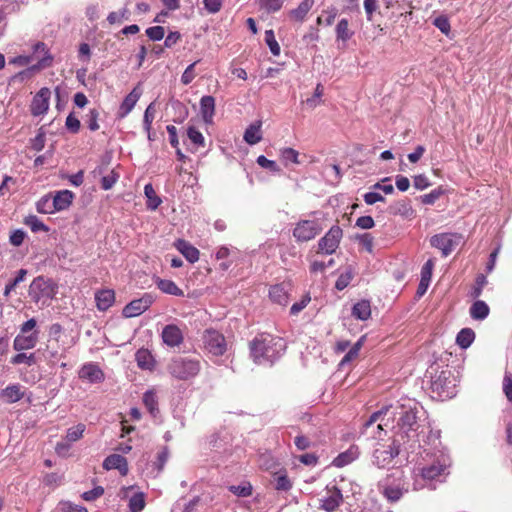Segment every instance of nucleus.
Instances as JSON below:
<instances>
[{
	"instance_id": "ea45409f",
	"label": "nucleus",
	"mask_w": 512,
	"mask_h": 512,
	"mask_svg": "<svg viewBox=\"0 0 512 512\" xmlns=\"http://www.w3.org/2000/svg\"><path fill=\"white\" fill-rule=\"evenodd\" d=\"M24 223L29 226L33 232H47L49 230V228L35 215L27 216Z\"/></svg>"
},
{
	"instance_id": "603ef678",
	"label": "nucleus",
	"mask_w": 512,
	"mask_h": 512,
	"mask_svg": "<svg viewBox=\"0 0 512 512\" xmlns=\"http://www.w3.org/2000/svg\"><path fill=\"white\" fill-rule=\"evenodd\" d=\"M433 25L436 26L443 34L449 35L450 22L447 16L440 15L433 20Z\"/></svg>"
},
{
	"instance_id": "c9c22d12",
	"label": "nucleus",
	"mask_w": 512,
	"mask_h": 512,
	"mask_svg": "<svg viewBox=\"0 0 512 512\" xmlns=\"http://www.w3.org/2000/svg\"><path fill=\"white\" fill-rule=\"evenodd\" d=\"M354 277V269L351 266L346 267L345 271L342 272L335 283V288L339 291L344 290L352 281Z\"/></svg>"
},
{
	"instance_id": "9d476101",
	"label": "nucleus",
	"mask_w": 512,
	"mask_h": 512,
	"mask_svg": "<svg viewBox=\"0 0 512 512\" xmlns=\"http://www.w3.org/2000/svg\"><path fill=\"white\" fill-rule=\"evenodd\" d=\"M203 341L205 348L215 356L223 355L226 351L225 338L216 330H206Z\"/></svg>"
},
{
	"instance_id": "aec40b11",
	"label": "nucleus",
	"mask_w": 512,
	"mask_h": 512,
	"mask_svg": "<svg viewBox=\"0 0 512 512\" xmlns=\"http://www.w3.org/2000/svg\"><path fill=\"white\" fill-rule=\"evenodd\" d=\"M23 397L24 391L22 390V386L20 384L8 385L0 392V398L3 399L4 402L8 404L18 402Z\"/></svg>"
},
{
	"instance_id": "79ce46f5",
	"label": "nucleus",
	"mask_w": 512,
	"mask_h": 512,
	"mask_svg": "<svg viewBox=\"0 0 512 512\" xmlns=\"http://www.w3.org/2000/svg\"><path fill=\"white\" fill-rule=\"evenodd\" d=\"M391 210L394 214H399L404 217H409L413 213L411 205L405 200L396 202L393 206H391Z\"/></svg>"
},
{
	"instance_id": "39448f33",
	"label": "nucleus",
	"mask_w": 512,
	"mask_h": 512,
	"mask_svg": "<svg viewBox=\"0 0 512 512\" xmlns=\"http://www.w3.org/2000/svg\"><path fill=\"white\" fill-rule=\"evenodd\" d=\"M56 294L53 284L43 277L35 278L29 288V295L36 303L52 299Z\"/></svg>"
},
{
	"instance_id": "58836bf2",
	"label": "nucleus",
	"mask_w": 512,
	"mask_h": 512,
	"mask_svg": "<svg viewBox=\"0 0 512 512\" xmlns=\"http://www.w3.org/2000/svg\"><path fill=\"white\" fill-rule=\"evenodd\" d=\"M259 8L266 13H275L279 11L283 5L282 0H256Z\"/></svg>"
},
{
	"instance_id": "4be33fe9",
	"label": "nucleus",
	"mask_w": 512,
	"mask_h": 512,
	"mask_svg": "<svg viewBox=\"0 0 512 512\" xmlns=\"http://www.w3.org/2000/svg\"><path fill=\"white\" fill-rule=\"evenodd\" d=\"M79 377L87 379L91 383H98L103 379V372L97 365L90 363L81 368Z\"/></svg>"
},
{
	"instance_id": "4468645a",
	"label": "nucleus",
	"mask_w": 512,
	"mask_h": 512,
	"mask_svg": "<svg viewBox=\"0 0 512 512\" xmlns=\"http://www.w3.org/2000/svg\"><path fill=\"white\" fill-rule=\"evenodd\" d=\"M161 337L163 342L169 347H178L184 339L181 329L174 324L166 325L162 330Z\"/></svg>"
},
{
	"instance_id": "20e7f679",
	"label": "nucleus",
	"mask_w": 512,
	"mask_h": 512,
	"mask_svg": "<svg viewBox=\"0 0 512 512\" xmlns=\"http://www.w3.org/2000/svg\"><path fill=\"white\" fill-rule=\"evenodd\" d=\"M419 412L417 407L409 408L402 412L398 421L400 432L397 434L396 438L401 441L406 437L408 440L415 441L419 435V428L421 427L420 417L418 416Z\"/></svg>"
},
{
	"instance_id": "ddd939ff",
	"label": "nucleus",
	"mask_w": 512,
	"mask_h": 512,
	"mask_svg": "<svg viewBox=\"0 0 512 512\" xmlns=\"http://www.w3.org/2000/svg\"><path fill=\"white\" fill-rule=\"evenodd\" d=\"M51 96V91L44 87L41 88L37 94L34 96L31 103V113L33 116H40L47 112L49 108V100Z\"/></svg>"
},
{
	"instance_id": "052dcab7",
	"label": "nucleus",
	"mask_w": 512,
	"mask_h": 512,
	"mask_svg": "<svg viewBox=\"0 0 512 512\" xmlns=\"http://www.w3.org/2000/svg\"><path fill=\"white\" fill-rule=\"evenodd\" d=\"M442 194H443V191L441 188L434 189L430 193L422 195L420 197L421 202L423 204L432 205L440 198V196Z\"/></svg>"
},
{
	"instance_id": "7c9ffc66",
	"label": "nucleus",
	"mask_w": 512,
	"mask_h": 512,
	"mask_svg": "<svg viewBox=\"0 0 512 512\" xmlns=\"http://www.w3.org/2000/svg\"><path fill=\"white\" fill-rule=\"evenodd\" d=\"M336 39L337 41L346 42L348 41L354 34V32L349 28V22L347 19H341L336 25Z\"/></svg>"
},
{
	"instance_id": "dca6fc26",
	"label": "nucleus",
	"mask_w": 512,
	"mask_h": 512,
	"mask_svg": "<svg viewBox=\"0 0 512 512\" xmlns=\"http://www.w3.org/2000/svg\"><path fill=\"white\" fill-rule=\"evenodd\" d=\"M103 468L106 470L117 469L121 475L128 473V463L125 457L119 454H112L103 461Z\"/></svg>"
},
{
	"instance_id": "473e14b6",
	"label": "nucleus",
	"mask_w": 512,
	"mask_h": 512,
	"mask_svg": "<svg viewBox=\"0 0 512 512\" xmlns=\"http://www.w3.org/2000/svg\"><path fill=\"white\" fill-rule=\"evenodd\" d=\"M474 339H475V332L471 328H463L457 334L456 343L462 349H467L468 347L471 346Z\"/></svg>"
},
{
	"instance_id": "a18cd8bd",
	"label": "nucleus",
	"mask_w": 512,
	"mask_h": 512,
	"mask_svg": "<svg viewBox=\"0 0 512 512\" xmlns=\"http://www.w3.org/2000/svg\"><path fill=\"white\" fill-rule=\"evenodd\" d=\"M155 105L154 103H150L148 105V107L146 108L145 112H144V117H143V126H144V129L147 133H149V131H151V127H152V122L154 120V117H155Z\"/></svg>"
},
{
	"instance_id": "09e8293b",
	"label": "nucleus",
	"mask_w": 512,
	"mask_h": 512,
	"mask_svg": "<svg viewBox=\"0 0 512 512\" xmlns=\"http://www.w3.org/2000/svg\"><path fill=\"white\" fill-rule=\"evenodd\" d=\"M85 431V425L84 424H77L74 427H71L67 430L66 439L69 442H75L79 440Z\"/></svg>"
},
{
	"instance_id": "5701e85b",
	"label": "nucleus",
	"mask_w": 512,
	"mask_h": 512,
	"mask_svg": "<svg viewBox=\"0 0 512 512\" xmlns=\"http://www.w3.org/2000/svg\"><path fill=\"white\" fill-rule=\"evenodd\" d=\"M200 111L203 120L206 123H211L215 113V99L212 96H203L200 100Z\"/></svg>"
},
{
	"instance_id": "49530a36",
	"label": "nucleus",
	"mask_w": 512,
	"mask_h": 512,
	"mask_svg": "<svg viewBox=\"0 0 512 512\" xmlns=\"http://www.w3.org/2000/svg\"><path fill=\"white\" fill-rule=\"evenodd\" d=\"M281 159L285 162L287 165L289 162L294 164H300V161L298 159L299 153L293 148H283L281 149Z\"/></svg>"
},
{
	"instance_id": "412c9836",
	"label": "nucleus",
	"mask_w": 512,
	"mask_h": 512,
	"mask_svg": "<svg viewBox=\"0 0 512 512\" xmlns=\"http://www.w3.org/2000/svg\"><path fill=\"white\" fill-rule=\"evenodd\" d=\"M74 194L69 190H62L56 193L51 199L53 211H62L67 209L73 200Z\"/></svg>"
},
{
	"instance_id": "7ed1b4c3",
	"label": "nucleus",
	"mask_w": 512,
	"mask_h": 512,
	"mask_svg": "<svg viewBox=\"0 0 512 512\" xmlns=\"http://www.w3.org/2000/svg\"><path fill=\"white\" fill-rule=\"evenodd\" d=\"M201 365L197 359L189 357H175L167 366L170 375L178 380H189L198 375Z\"/></svg>"
},
{
	"instance_id": "6e6d98bb",
	"label": "nucleus",
	"mask_w": 512,
	"mask_h": 512,
	"mask_svg": "<svg viewBox=\"0 0 512 512\" xmlns=\"http://www.w3.org/2000/svg\"><path fill=\"white\" fill-rule=\"evenodd\" d=\"M37 211L39 213H44V214H51L53 213V207H52V200L50 197L46 196V197H42L38 202H37Z\"/></svg>"
},
{
	"instance_id": "c756f323",
	"label": "nucleus",
	"mask_w": 512,
	"mask_h": 512,
	"mask_svg": "<svg viewBox=\"0 0 512 512\" xmlns=\"http://www.w3.org/2000/svg\"><path fill=\"white\" fill-rule=\"evenodd\" d=\"M314 5V0H303L297 8L289 12V16L296 21H303Z\"/></svg>"
},
{
	"instance_id": "72a5a7b5",
	"label": "nucleus",
	"mask_w": 512,
	"mask_h": 512,
	"mask_svg": "<svg viewBox=\"0 0 512 512\" xmlns=\"http://www.w3.org/2000/svg\"><path fill=\"white\" fill-rule=\"evenodd\" d=\"M157 287L166 294L174 296H183L184 292L175 284V282L166 279H158Z\"/></svg>"
},
{
	"instance_id": "4d7b16f0",
	"label": "nucleus",
	"mask_w": 512,
	"mask_h": 512,
	"mask_svg": "<svg viewBox=\"0 0 512 512\" xmlns=\"http://www.w3.org/2000/svg\"><path fill=\"white\" fill-rule=\"evenodd\" d=\"M35 362H36V360H35V356L33 353L30 355H27L25 353H19V354L15 355L14 357H12V359H11V363L14 365L26 363L27 365L31 366V365L35 364Z\"/></svg>"
},
{
	"instance_id": "e2e57ef3",
	"label": "nucleus",
	"mask_w": 512,
	"mask_h": 512,
	"mask_svg": "<svg viewBox=\"0 0 512 512\" xmlns=\"http://www.w3.org/2000/svg\"><path fill=\"white\" fill-rule=\"evenodd\" d=\"M434 266H435V260L428 259L427 262L423 265V267L421 269V279L420 280L430 282Z\"/></svg>"
},
{
	"instance_id": "b1692460",
	"label": "nucleus",
	"mask_w": 512,
	"mask_h": 512,
	"mask_svg": "<svg viewBox=\"0 0 512 512\" xmlns=\"http://www.w3.org/2000/svg\"><path fill=\"white\" fill-rule=\"evenodd\" d=\"M270 299L279 305L285 306L288 303L289 295L285 284H276L269 290Z\"/></svg>"
},
{
	"instance_id": "f8f14e48",
	"label": "nucleus",
	"mask_w": 512,
	"mask_h": 512,
	"mask_svg": "<svg viewBox=\"0 0 512 512\" xmlns=\"http://www.w3.org/2000/svg\"><path fill=\"white\" fill-rule=\"evenodd\" d=\"M326 496L321 499L320 508L326 512H334L343 502V495L337 486L326 488Z\"/></svg>"
},
{
	"instance_id": "774afa93",
	"label": "nucleus",
	"mask_w": 512,
	"mask_h": 512,
	"mask_svg": "<svg viewBox=\"0 0 512 512\" xmlns=\"http://www.w3.org/2000/svg\"><path fill=\"white\" fill-rule=\"evenodd\" d=\"M25 237H26V233L22 229H17L11 233V235L9 237V241L13 246L18 247V246L22 245Z\"/></svg>"
},
{
	"instance_id": "c03bdc74",
	"label": "nucleus",
	"mask_w": 512,
	"mask_h": 512,
	"mask_svg": "<svg viewBox=\"0 0 512 512\" xmlns=\"http://www.w3.org/2000/svg\"><path fill=\"white\" fill-rule=\"evenodd\" d=\"M265 42L274 56H278L280 54V46L276 41L273 30L265 31Z\"/></svg>"
},
{
	"instance_id": "bb28decb",
	"label": "nucleus",
	"mask_w": 512,
	"mask_h": 512,
	"mask_svg": "<svg viewBox=\"0 0 512 512\" xmlns=\"http://www.w3.org/2000/svg\"><path fill=\"white\" fill-rule=\"evenodd\" d=\"M135 359L141 369L152 370L154 368L155 360L148 349H139L135 354Z\"/></svg>"
},
{
	"instance_id": "bf43d9fd",
	"label": "nucleus",
	"mask_w": 512,
	"mask_h": 512,
	"mask_svg": "<svg viewBox=\"0 0 512 512\" xmlns=\"http://www.w3.org/2000/svg\"><path fill=\"white\" fill-rule=\"evenodd\" d=\"M146 35L152 41H159L165 35V29L162 26H153L146 29Z\"/></svg>"
},
{
	"instance_id": "8fccbe9b",
	"label": "nucleus",
	"mask_w": 512,
	"mask_h": 512,
	"mask_svg": "<svg viewBox=\"0 0 512 512\" xmlns=\"http://www.w3.org/2000/svg\"><path fill=\"white\" fill-rule=\"evenodd\" d=\"M274 482L275 489L279 491H288L292 487V484L286 474L276 475Z\"/></svg>"
},
{
	"instance_id": "cd10ccee",
	"label": "nucleus",
	"mask_w": 512,
	"mask_h": 512,
	"mask_svg": "<svg viewBox=\"0 0 512 512\" xmlns=\"http://www.w3.org/2000/svg\"><path fill=\"white\" fill-rule=\"evenodd\" d=\"M177 248L189 262L194 263L198 261L200 254L199 250L190 245L185 240H179L177 243Z\"/></svg>"
},
{
	"instance_id": "9b49d317",
	"label": "nucleus",
	"mask_w": 512,
	"mask_h": 512,
	"mask_svg": "<svg viewBox=\"0 0 512 512\" xmlns=\"http://www.w3.org/2000/svg\"><path fill=\"white\" fill-rule=\"evenodd\" d=\"M154 302V297L145 293L141 298L132 300L129 302L122 311V314L126 318H132L144 313Z\"/></svg>"
},
{
	"instance_id": "0eeeda50",
	"label": "nucleus",
	"mask_w": 512,
	"mask_h": 512,
	"mask_svg": "<svg viewBox=\"0 0 512 512\" xmlns=\"http://www.w3.org/2000/svg\"><path fill=\"white\" fill-rule=\"evenodd\" d=\"M401 444L400 439L395 438L391 445L375 449L373 453V463L379 468H384L389 465L392 460L399 455Z\"/></svg>"
},
{
	"instance_id": "f3484780",
	"label": "nucleus",
	"mask_w": 512,
	"mask_h": 512,
	"mask_svg": "<svg viewBox=\"0 0 512 512\" xmlns=\"http://www.w3.org/2000/svg\"><path fill=\"white\" fill-rule=\"evenodd\" d=\"M33 56L38 60L39 68L49 67L53 60L44 42H37L33 45Z\"/></svg>"
},
{
	"instance_id": "864d4df0",
	"label": "nucleus",
	"mask_w": 512,
	"mask_h": 512,
	"mask_svg": "<svg viewBox=\"0 0 512 512\" xmlns=\"http://www.w3.org/2000/svg\"><path fill=\"white\" fill-rule=\"evenodd\" d=\"M256 162L262 168L268 169L275 173L280 172V168L277 163L273 160L267 159L264 155L258 156Z\"/></svg>"
},
{
	"instance_id": "393cba45",
	"label": "nucleus",
	"mask_w": 512,
	"mask_h": 512,
	"mask_svg": "<svg viewBox=\"0 0 512 512\" xmlns=\"http://www.w3.org/2000/svg\"><path fill=\"white\" fill-rule=\"evenodd\" d=\"M446 380L445 372H442L432 382L433 392H437L438 396L442 398H450L454 395L453 391H450V388L446 385Z\"/></svg>"
},
{
	"instance_id": "2eb2a0df",
	"label": "nucleus",
	"mask_w": 512,
	"mask_h": 512,
	"mask_svg": "<svg viewBox=\"0 0 512 512\" xmlns=\"http://www.w3.org/2000/svg\"><path fill=\"white\" fill-rule=\"evenodd\" d=\"M38 331H34L29 335L18 334L13 342V348L16 351L33 349L38 342Z\"/></svg>"
},
{
	"instance_id": "1a4fd4ad",
	"label": "nucleus",
	"mask_w": 512,
	"mask_h": 512,
	"mask_svg": "<svg viewBox=\"0 0 512 512\" xmlns=\"http://www.w3.org/2000/svg\"><path fill=\"white\" fill-rule=\"evenodd\" d=\"M460 237L456 234L441 233L431 237L432 247L441 250L444 257L448 256L458 245Z\"/></svg>"
},
{
	"instance_id": "f704fd0d",
	"label": "nucleus",
	"mask_w": 512,
	"mask_h": 512,
	"mask_svg": "<svg viewBox=\"0 0 512 512\" xmlns=\"http://www.w3.org/2000/svg\"><path fill=\"white\" fill-rule=\"evenodd\" d=\"M260 127V124H252L246 129L244 133V140L248 144L255 145L261 141L262 135L260 132Z\"/></svg>"
},
{
	"instance_id": "f257e3e1",
	"label": "nucleus",
	"mask_w": 512,
	"mask_h": 512,
	"mask_svg": "<svg viewBox=\"0 0 512 512\" xmlns=\"http://www.w3.org/2000/svg\"><path fill=\"white\" fill-rule=\"evenodd\" d=\"M286 349L285 341L270 334H260L250 343V354L258 365H272Z\"/></svg>"
},
{
	"instance_id": "338daca9",
	"label": "nucleus",
	"mask_w": 512,
	"mask_h": 512,
	"mask_svg": "<svg viewBox=\"0 0 512 512\" xmlns=\"http://www.w3.org/2000/svg\"><path fill=\"white\" fill-rule=\"evenodd\" d=\"M198 61L196 62H193L192 64H190L186 69L185 71L183 72L182 76H181V82L184 84V85H188L190 84L194 78L196 77V74L194 72V67L195 65L197 64Z\"/></svg>"
},
{
	"instance_id": "c85d7f7f",
	"label": "nucleus",
	"mask_w": 512,
	"mask_h": 512,
	"mask_svg": "<svg viewBox=\"0 0 512 512\" xmlns=\"http://www.w3.org/2000/svg\"><path fill=\"white\" fill-rule=\"evenodd\" d=\"M352 316L362 321L367 320L371 316L370 302L367 300L357 302L352 308Z\"/></svg>"
},
{
	"instance_id": "6e6552de",
	"label": "nucleus",
	"mask_w": 512,
	"mask_h": 512,
	"mask_svg": "<svg viewBox=\"0 0 512 512\" xmlns=\"http://www.w3.org/2000/svg\"><path fill=\"white\" fill-rule=\"evenodd\" d=\"M450 466V459L445 455H441L432 464L421 468V477L425 480H435L446 474Z\"/></svg>"
},
{
	"instance_id": "a878e982",
	"label": "nucleus",
	"mask_w": 512,
	"mask_h": 512,
	"mask_svg": "<svg viewBox=\"0 0 512 512\" xmlns=\"http://www.w3.org/2000/svg\"><path fill=\"white\" fill-rule=\"evenodd\" d=\"M358 449L350 447L345 452L340 453L332 462L335 467L342 468L358 458Z\"/></svg>"
},
{
	"instance_id": "e433bc0d",
	"label": "nucleus",
	"mask_w": 512,
	"mask_h": 512,
	"mask_svg": "<svg viewBox=\"0 0 512 512\" xmlns=\"http://www.w3.org/2000/svg\"><path fill=\"white\" fill-rule=\"evenodd\" d=\"M143 403L151 415L156 416L158 410V399L153 391H147L143 395Z\"/></svg>"
},
{
	"instance_id": "4c0bfd02",
	"label": "nucleus",
	"mask_w": 512,
	"mask_h": 512,
	"mask_svg": "<svg viewBox=\"0 0 512 512\" xmlns=\"http://www.w3.org/2000/svg\"><path fill=\"white\" fill-rule=\"evenodd\" d=\"M144 193L147 197V206L148 208L155 210L161 204V199L156 195V192L152 186V184H146L144 187Z\"/></svg>"
},
{
	"instance_id": "a19ab883",
	"label": "nucleus",
	"mask_w": 512,
	"mask_h": 512,
	"mask_svg": "<svg viewBox=\"0 0 512 512\" xmlns=\"http://www.w3.org/2000/svg\"><path fill=\"white\" fill-rule=\"evenodd\" d=\"M145 507V498L142 492L134 494L129 500L130 512H140Z\"/></svg>"
},
{
	"instance_id": "423d86ee",
	"label": "nucleus",
	"mask_w": 512,
	"mask_h": 512,
	"mask_svg": "<svg viewBox=\"0 0 512 512\" xmlns=\"http://www.w3.org/2000/svg\"><path fill=\"white\" fill-rule=\"evenodd\" d=\"M343 231L338 225L332 226L328 232L320 238L317 244V253L331 255L339 247Z\"/></svg>"
},
{
	"instance_id": "f03ea898",
	"label": "nucleus",
	"mask_w": 512,
	"mask_h": 512,
	"mask_svg": "<svg viewBox=\"0 0 512 512\" xmlns=\"http://www.w3.org/2000/svg\"><path fill=\"white\" fill-rule=\"evenodd\" d=\"M324 213L312 211L307 218L300 219L295 223L293 237L297 242H308L316 238L323 230Z\"/></svg>"
},
{
	"instance_id": "5fc2aeb1",
	"label": "nucleus",
	"mask_w": 512,
	"mask_h": 512,
	"mask_svg": "<svg viewBox=\"0 0 512 512\" xmlns=\"http://www.w3.org/2000/svg\"><path fill=\"white\" fill-rule=\"evenodd\" d=\"M119 179V174L112 170L109 174L105 175L101 179V187L104 190H109Z\"/></svg>"
},
{
	"instance_id": "de8ad7c7",
	"label": "nucleus",
	"mask_w": 512,
	"mask_h": 512,
	"mask_svg": "<svg viewBox=\"0 0 512 512\" xmlns=\"http://www.w3.org/2000/svg\"><path fill=\"white\" fill-rule=\"evenodd\" d=\"M187 135L190 141L197 147H204L205 140L202 135V133L196 129L195 127L191 126L187 130Z\"/></svg>"
},
{
	"instance_id": "69168bd1",
	"label": "nucleus",
	"mask_w": 512,
	"mask_h": 512,
	"mask_svg": "<svg viewBox=\"0 0 512 512\" xmlns=\"http://www.w3.org/2000/svg\"><path fill=\"white\" fill-rule=\"evenodd\" d=\"M59 506L62 512H88L85 507L76 505L70 501H62Z\"/></svg>"
},
{
	"instance_id": "0e129e2a",
	"label": "nucleus",
	"mask_w": 512,
	"mask_h": 512,
	"mask_svg": "<svg viewBox=\"0 0 512 512\" xmlns=\"http://www.w3.org/2000/svg\"><path fill=\"white\" fill-rule=\"evenodd\" d=\"M65 126L70 132L75 134L79 132L81 124L79 119L73 113H70L66 118Z\"/></svg>"
},
{
	"instance_id": "37998d69",
	"label": "nucleus",
	"mask_w": 512,
	"mask_h": 512,
	"mask_svg": "<svg viewBox=\"0 0 512 512\" xmlns=\"http://www.w3.org/2000/svg\"><path fill=\"white\" fill-rule=\"evenodd\" d=\"M383 494L389 501L396 502L402 497L403 491L399 486L384 485Z\"/></svg>"
},
{
	"instance_id": "a211bd4d",
	"label": "nucleus",
	"mask_w": 512,
	"mask_h": 512,
	"mask_svg": "<svg viewBox=\"0 0 512 512\" xmlns=\"http://www.w3.org/2000/svg\"><path fill=\"white\" fill-rule=\"evenodd\" d=\"M141 96V91L135 87L123 100L119 107L118 116L120 118L126 117L135 107Z\"/></svg>"
},
{
	"instance_id": "680f3d73",
	"label": "nucleus",
	"mask_w": 512,
	"mask_h": 512,
	"mask_svg": "<svg viewBox=\"0 0 512 512\" xmlns=\"http://www.w3.org/2000/svg\"><path fill=\"white\" fill-rule=\"evenodd\" d=\"M98 117H99V112L96 109H91L89 111V113L86 115V122H87L88 128L91 131H96L99 129Z\"/></svg>"
},
{
	"instance_id": "3c124183",
	"label": "nucleus",
	"mask_w": 512,
	"mask_h": 512,
	"mask_svg": "<svg viewBox=\"0 0 512 512\" xmlns=\"http://www.w3.org/2000/svg\"><path fill=\"white\" fill-rule=\"evenodd\" d=\"M363 338L359 339L348 351V353L343 357L341 360V365H344L347 362L352 361L355 359L360 351V348L362 346Z\"/></svg>"
},
{
	"instance_id": "13d9d810",
	"label": "nucleus",
	"mask_w": 512,
	"mask_h": 512,
	"mask_svg": "<svg viewBox=\"0 0 512 512\" xmlns=\"http://www.w3.org/2000/svg\"><path fill=\"white\" fill-rule=\"evenodd\" d=\"M229 490L236 496L248 497L252 494V487L250 484L246 485H232Z\"/></svg>"
},
{
	"instance_id": "6ab92c4d",
	"label": "nucleus",
	"mask_w": 512,
	"mask_h": 512,
	"mask_svg": "<svg viewBox=\"0 0 512 512\" xmlns=\"http://www.w3.org/2000/svg\"><path fill=\"white\" fill-rule=\"evenodd\" d=\"M96 306L100 311L108 310L115 302V292L112 289H102L95 293Z\"/></svg>"
},
{
	"instance_id": "2f4dec72",
	"label": "nucleus",
	"mask_w": 512,
	"mask_h": 512,
	"mask_svg": "<svg viewBox=\"0 0 512 512\" xmlns=\"http://www.w3.org/2000/svg\"><path fill=\"white\" fill-rule=\"evenodd\" d=\"M488 305L481 300H478L472 304L470 307V316L475 320H483L489 314Z\"/></svg>"
}]
</instances>
